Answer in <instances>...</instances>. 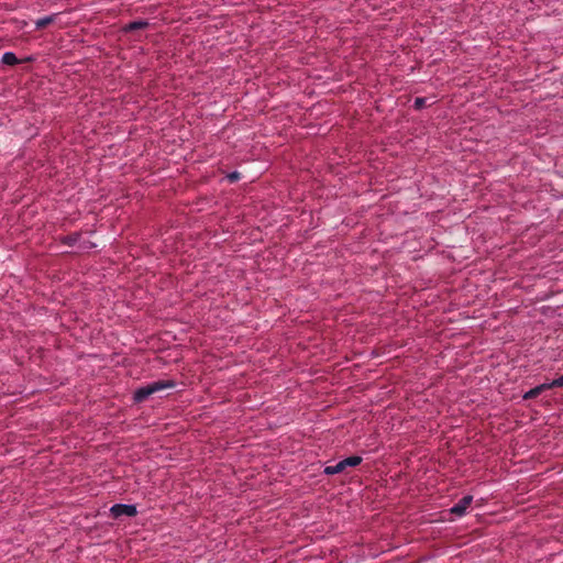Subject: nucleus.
Instances as JSON below:
<instances>
[{"label": "nucleus", "mask_w": 563, "mask_h": 563, "mask_svg": "<svg viewBox=\"0 0 563 563\" xmlns=\"http://www.w3.org/2000/svg\"><path fill=\"white\" fill-rule=\"evenodd\" d=\"M175 387V382L167 380H156L146 386L140 387L134 391L133 399L135 402L145 401L151 395L165 390L167 388Z\"/></svg>", "instance_id": "obj_1"}, {"label": "nucleus", "mask_w": 563, "mask_h": 563, "mask_svg": "<svg viewBox=\"0 0 563 563\" xmlns=\"http://www.w3.org/2000/svg\"><path fill=\"white\" fill-rule=\"evenodd\" d=\"M362 463V457L357 455L349 456L335 465H330L324 467L325 475H335L342 473L346 470V467H355Z\"/></svg>", "instance_id": "obj_2"}, {"label": "nucleus", "mask_w": 563, "mask_h": 563, "mask_svg": "<svg viewBox=\"0 0 563 563\" xmlns=\"http://www.w3.org/2000/svg\"><path fill=\"white\" fill-rule=\"evenodd\" d=\"M110 514L115 519L122 516L134 517L137 515V509L134 505L115 504L110 508Z\"/></svg>", "instance_id": "obj_3"}, {"label": "nucleus", "mask_w": 563, "mask_h": 563, "mask_svg": "<svg viewBox=\"0 0 563 563\" xmlns=\"http://www.w3.org/2000/svg\"><path fill=\"white\" fill-rule=\"evenodd\" d=\"M472 500H473V497L467 495V496H464L463 498H461L452 508H451V512L457 517H462L463 515H465L466 512V509L470 507V505L472 504Z\"/></svg>", "instance_id": "obj_4"}, {"label": "nucleus", "mask_w": 563, "mask_h": 563, "mask_svg": "<svg viewBox=\"0 0 563 563\" xmlns=\"http://www.w3.org/2000/svg\"><path fill=\"white\" fill-rule=\"evenodd\" d=\"M548 384L544 383V384H541V385H538L536 386L534 388L530 389L529 391H527L525 395H523V399L526 400H529V399H533L536 397H538L539 395H541L543 391L548 390L549 387L547 386Z\"/></svg>", "instance_id": "obj_5"}, {"label": "nucleus", "mask_w": 563, "mask_h": 563, "mask_svg": "<svg viewBox=\"0 0 563 563\" xmlns=\"http://www.w3.org/2000/svg\"><path fill=\"white\" fill-rule=\"evenodd\" d=\"M147 25H148L147 21L139 20V21L130 22L129 24H126L123 27V30L125 32H133V31H137V30H143V29L147 27Z\"/></svg>", "instance_id": "obj_6"}, {"label": "nucleus", "mask_w": 563, "mask_h": 563, "mask_svg": "<svg viewBox=\"0 0 563 563\" xmlns=\"http://www.w3.org/2000/svg\"><path fill=\"white\" fill-rule=\"evenodd\" d=\"M1 62L4 64V65H8V66H15L20 63V60L18 59V57L15 56L14 53L12 52H5L3 55H2V58H1Z\"/></svg>", "instance_id": "obj_7"}, {"label": "nucleus", "mask_w": 563, "mask_h": 563, "mask_svg": "<svg viewBox=\"0 0 563 563\" xmlns=\"http://www.w3.org/2000/svg\"><path fill=\"white\" fill-rule=\"evenodd\" d=\"M55 20V15H48L45 18H41L35 21L36 29L41 30L53 23Z\"/></svg>", "instance_id": "obj_8"}, {"label": "nucleus", "mask_w": 563, "mask_h": 563, "mask_svg": "<svg viewBox=\"0 0 563 563\" xmlns=\"http://www.w3.org/2000/svg\"><path fill=\"white\" fill-rule=\"evenodd\" d=\"M79 238H80V234L75 232V233L64 236L62 239V242L68 246H73L78 242Z\"/></svg>", "instance_id": "obj_9"}, {"label": "nucleus", "mask_w": 563, "mask_h": 563, "mask_svg": "<svg viewBox=\"0 0 563 563\" xmlns=\"http://www.w3.org/2000/svg\"><path fill=\"white\" fill-rule=\"evenodd\" d=\"M427 104V99L426 98H421V97H418L415 99V102H413V108L416 110H420L422 108H424Z\"/></svg>", "instance_id": "obj_10"}, {"label": "nucleus", "mask_w": 563, "mask_h": 563, "mask_svg": "<svg viewBox=\"0 0 563 563\" xmlns=\"http://www.w3.org/2000/svg\"><path fill=\"white\" fill-rule=\"evenodd\" d=\"M547 384H548L547 386L549 387V389L554 388V387H563V375L556 379H553L550 383H547Z\"/></svg>", "instance_id": "obj_11"}, {"label": "nucleus", "mask_w": 563, "mask_h": 563, "mask_svg": "<svg viewBox=\"0 0 563 563\" xmlns=\"http://www.w3.org/2000/svg\"><path fill=\"white\" fill-rule=\"evenodd\" d=\"M228 178H229V180L231 183H234V181L240 179V173L239 172H233V173L228 175Z\"/></svg>", "instance_id": "obj_12"}]
</instances>
